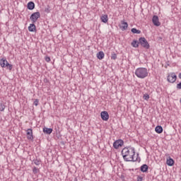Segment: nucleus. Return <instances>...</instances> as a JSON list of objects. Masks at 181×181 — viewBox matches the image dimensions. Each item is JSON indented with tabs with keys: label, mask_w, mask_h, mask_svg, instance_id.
Instances as JSON below:
<instances>
[{
	"label": "nucleus",
	"mask_w": 181,
	"mask_h": 181,
	"mask_svg": "<svg viewBox=\"0 0 181 181\" xmlns=\"http://www.w3.org/2000/svg\"><path fill=\"white\" fill-rule=\"evenodd\" d=\"M179 78L181 79V73L179 74V76H178Z\"/></svg>",
	"instance_id": "obj_32"
},
{
	"label": "nucleus",
	"mask_w": 181,
	"mask_h": 181,
	"mask_svg": "<svg viewBox=\"0 0 181 181\" xmlns=\"http://www.w3.org/2000/svg\"><path fill=\"white\" fill-rule=\"evenodd\" d=\"M8 63V61L5 59H0V66L1 67H6V64Z\"/></svg>",
	"instance_id": "obj_13"
},
{
	"label": "nucleus",
	"mask_w": 181,
	"mask_h": 181,
	"mask_svg": "<svg viewBox=\"0 0 181 181\" xmlns=\"http://www.w3.org/2000/svg\"><path fill=\"white\" fill-rule=\"evenodd\" d=\"M123 159L126 162H135V148L134 147L124 148L122 151Z\"/></svg>",
	"instance_id": "obj_1"
},
{
	"label": "nucleus",
	"mask_w": 181,
	"mask_h": 181,
	"mask_svg": "<svg viewBox=\"0 0 181 181\" xmlns=\"http://www.w3.org/2000/svg\"><path fill=\"white\" fill-rule=\"evenodd\" d=\"M6 67H7V69H8V70H12V64H8L7 62V64H6Z\"/></svg>",
	"instance_id": "obj_24"
},
{
	"label": "nucleus",
	"mask_w": 181,
	"mask_h": 181,
	"mask_svg": "<svg viewBox=\"0 0 181 181\" xmlns=\"http://www.w3.org/2000/svg\"><path fill=\"white\" fill-rule=\"evenodd\" d=\"M112 60H115L117 59V54L112 53L111 56Z\"/></svg>",
	"instance_id": "obj_26"
},
{
	"label": "nucleus",
	"mask_w": 181,
	"mask_h": 181,
	"mask_svg": "<svg viewBox=\"0 0 181 181\" xmlns=\"http://www.w3.org/2000/svg\"><path fill=\"white\" fill-rule=\"evenodd\" d=\"M132 46L133 47H139V41L138 42V40H134L132 42Z\"/></svg>",
	"instance_id": "obj_21"
},
{
	"label": "nucleus",
	"mask_w": 181,
	"mask_h": 181,
	"mask_svg": "<svg viewBox=\"0 0 181 181\" xmlns=\"http://www.w3.org/2000/svg\"><path fill=\"white\" fill-rule=\"evenodd\" d=\"M104 56L105 54L103 51H100L97 54V57L99 59V60H103V59H104Z\"/></svg>",
	"instance_id": "obj_17"
},
{
	"label": "nucleus",
	"mask_w": 181,
	"mask_h": 181,
	"mask_svg": "<svg viewBox=\"0 0 181 181\" xmlns=\"http://www.w3.org/2000/svg\"><path fill=\"white\" fill-rule=\"evenodd\" d=\"M100 116L103 121H107L110 119V115H108V112L107 111L101 112Z\"/></svg>",
	"instance_id": "obj_7"
},
{
	"label": "nucleus",
	"mask_w": 181,
	"mask_h": 181,
	"mask_svg": "<svg viewBox=\"0 0 181 181\" xmlns=\"http://www.w3.org/2000/svg\"><path fill=\"white\" fill-rule=\"evenodd\" d=\"M139 42L143 47L145 49H149V44L145 37H140Z\"/></svg>",
	"instance_id": "obj_3"
},
{
	"label": "nucleus",
	"mask_w": 181,
	"mask_h": 181,
	"mask_svg": "<svg viewBox=\"0 0 181 181\" xmlns=\"http://www.w3.org/2000/svg\"><path fill=\"white\" fill-rule=\"evenodd\" d=\"M132 33H136L137 35H140L141 30H137L136 28H132Z\"/></svg>",
	"instance_id": "obj_22"
},
{
	"label": "nucleus",
	"mask_w": 181,
	"mask_h": 181,
	"mask_svg": "<svg viewBox=\"0 0 181 181\" xmlns=\"http://www.w3.org/2000/svg\"><path fill=\"white\" fill-rule=\"evenodd\" d=\"M123 145L124 141H122V139H118L113 143V148H115V149H118L119 148H121V146H122Z\"/></svg>",
	"instance_id": "obj_6"
},
{
	"label": "nucleus",
	"mask_w": 181,
	"mask_h": 181,
	"mask_svg": "<svg viewBox=\"0 0 181 181\" xmlns=\"http://www.w3.org/2000/svg\"><path fill=\"white\" fill-rule=\"evenodd\" d=\"M28 9H29L30 11H33V9H35V3H33V1L28 2Z\"/></svg>",
	"instance_id": "obj_12"
},
{
	"label": "nucleus",
	"mask_w": 181,
	"mask_h": 181,
	"mask_svg": "<svg viewBox=\"0 0 181 181\" xmlns=\"http://www.w3.org/2000/svg\"><path fill=\"white\" fill-rule=\"evenodd\" d=\"M45 61H46L47 63H49V62H50V57H45Z\"/></svg>",
	"instance_id": "obj_30"
},
{
	"label": "nucleus",
	"mask_w": 181,
	"mask_h": 181,
	"mask_svg": "<svg viewBox=\"0 0 181 181\" xmlns=\"http://www.w3.org/2000/svg\"><path fill=\"white\" fill-rule=\"evenodd\" d=\"M39 18H40V13L35 12L30 16V19L32 21L33 23H35V22H37Z\"/></svg>",
	"instance_id": "obj_4"
},
{
	"label": "nucleus",
	"mask_w": 181,
	"mask_h": 181,
	"mask_svg": "<svg viewBox=\"0 0 181 181\" xmlns=\"http://www.w3.org/2000/svg\"><path fill=\"white\" fill-rule=\"evenodd\" d=\"M43 132H45V134H48L49 135H50V134H52V132H53V129L45 127V128L43 129Z\"/></svg>",
	"instance_id": "obj_15"
},
{
	"label": "nucleus",
	"mask_w": 181,
	"mask_h": 181,
	"mask_svg": "<svg viewBox=\"0 0 181 181\" xmlns=\"http://www.w3.org/2000/svg\"><path fill=\"white\" fill-rule=\"evenodd\" d=\"M177 88L178 90H181V82H180V83H177Z\"/></svg>",
	"instance_id": "obj_29"
},
{
	"label": "nucleus",
	"mask_w": 181,
	"mask_h": 181,
	"mask_svg": "<svg viewBox=\"0 0 181 181\" xmlns=\"http://www.w3.org/2000/svg\"><path fill=\"white\" fill-rule=\"evenodd\" d=\"M140 170L143 173L148 172V165L144 164L141 166Z\"/></svg>",
	"instance_id": "obj_18"
},
{
	"label": "nucleus",
	"mask_w": 181,
	"mask_h": 181,
	"mask_svg": "<svg viewBox=\"0 0 181 181\" xmlns=\"http://www.w3.org/2000/svg\"><path fill=\"white\" fill-rule=\"evenodd\" d=\"M143 178L141 176L137 177V181H142Z\"/></svg>",
	"instance_id": "obj_31"
},
{
	"label": "nucleus",
	"mask_w": 181,
	"mask_h": 181,
	"mask_svg": "<svg viewBox=\"0 0 181 181\" xmlns=\"http://www.w3.org/2000/svg\"><path fill=\"white\" fill-rule=\"evenodd\" d=\"M28 30L29 32H35V30H36V25H35V24H30L29 27H28Z\"/></svg>",
	"instance_id": "obj_16"
},
{
	"label": "nucleus",
	"mask_w": 181,
	"mask_h": 181,
	"mask_svg": "<svg viewBox=\"0 0 181 181\" xmlns=\"http://www.w3.org/2000/svg\"><path fill=\"white\" fill-rule=\"evenodd\" d=\"M33 172L34 173V175H36V173H37V172H39V169H37V168L34 167L33 169Z\"/></svg>",
	"instance_id": "obj_25"
},
{
	"label": "nucleus",
	"mask_w": 181,
	"mask_h": 181,
	"mask_svg": "<svg viewBox=\"0 0 181 181\" xmlns=\"http://www.w3.org/2000/svg\"><path fill=\"white\" fill-rule=\"evenodd\" d=\"M166 164L168 165V166H173V165H175V160H173L172 158L170 157H168L166 160Z\"/></svg>",
	"instance_id": "obj_11"
},
{
	"label": "nucleus",
	"mask_w": 181,
	"mask_h": 181,
	"mask_svg": "<svg viewBox=\"0 0 181 181\" xmlns=\"http://www.w3.org/2000/svg\"><path fill=\"white\" fill-rule=\"evenodd\" d=\"M134 74L138 78H145L148 77V69L144 67L137 68Z\"/></svg>",
	"instance_id": "obj_2"
},
{
	"label": "nucleus",
	"mask_w": 181,
	"mask_h": 181,
	"mask_svg": "<svg viewBox=\"0 0 181 181\" xmlns=\"http://www.w3.org/2000/svg\"><path fill=\"white\" fill-rule=\"evenodd\" d=\"M152 22L154 26H160V22H159V17L158 16H153Z\"/></svg>",
	"instance_id": "obj_8"
},
{
	"label": "nucleus",
	"mask_w": 181,
	"mask_h": 181,
	"mask_svg": "<svg viewBox=\"0 0 181 181\" xmlns=\"http://www.w3.org/2000/svg\"><path fill=\"white\" fill-rule=\"evenodd\" d=\"M143 98L146 100V101H148V100H149V95L148 93L144 94Z\"/></svg>",
	"instance_id": "obj_23"
},
{
	"label": "nucleus",
	"mask_w": 181,
	"mask_h": 181,
	"mask_svg": "<svg viewBox=\"0 0 181 181\" xmlns=\"http://www.w3.org/2000/svg\"><path fill=\"white\" fill-rule=\"evenodd\" d=\"M176 78H177L176 74L171 73L168 76L167 80L168 83H175V81H176Z\"/></svg>",
	"instance_id": "obj_5"
},
{
	"label": "nucleus",
	"mask_w": 181,
	"mask_h": 181,
	"mask_svg": "<svg viewBox=\"0 0 181 181\" xmlns=\"http://www.w3.org/2000/svg\"><path fill=\"white\" fill-rule=\"evenodd\" d=\"M27 135L28 139H30L31 141L33 140V131L32 129H28L27 130Z\"/></svg>",
	"instance_id": "obj_10"
},
{
	"label": "nucleus",
	"mask_w": 181,
	"mask_h": 181,
	"mask_svg": "<svg viewBox=\"0 0 181 181\" xmlns=\"http://www.w3.org/2000/svg\"><path fill=\"white\" fill-rule=\"evenodd\" d=\"M35 165H36L37 166H39V165H40V161H39L38 160H35L34 161Z\"/></svg>",
	"instance_id": "obj_28"
},
{
	"label": "nucleus",
	"mask_w": 181,
	"mask_h": 181,
	"mask_svg": "<svg viewBox=\"0 0 181 181\" xmlns=\"http://www.w3.org/2000/svg\"><path fill=\"white\" fill-rule=\"evenodd\" d=\"M100 19H101L102 22H103V23H107V22H108V16L103 15L101 16Z\"/></svg>",
	"instance_id": "obj_19"
},
{
	"label": "nucleus",
	"mask_w": 181,
	"mask_h": 181,
	"mask_svg": "<svg viewBox=\"0 0 181 181\" xmlns=\"http://www.w3.org/2000/svg\"><path fill=\"white\" fill-rule=\"evenodd\" d=\"M120 29L123 31L127 30L128 29V23L125 22L124 21H122Z\"/></svg>",
	"instance_id": "obj_9"
},
{
	"label": "nucleus",
	"mask_w": 181,
	"mask_h": 181,
	"mask_svg": "<svg viewBox=\"0 0 181 181\" xmlns=\"http://www.w3.org/2000/svg\"><path fill=\"white\" fill-rule=\"evenodd\" d=\"M34 105H35V107H37V105H39V100L36 99L34 101Z\"/></svg>",
	"instance_id": "obj_27"
},
{
	"label": "nucleus",
	"mask_w": 181,
	"mask_h": 181,
	"mask_svg": "<svg viewBox=\"0 0 181 181\" xmlns=\"http://www.w3.org/2000/svg\"><path fill=\"white\" fill-rule=\"evenodd\" d=\"M155 131L157 132V134H162V132H163V128L162 126H157L155 128Z\"/></svg>",
	"instance_id": "obj_14"
},
{
	"label": "nucleus",
	"mask_w": 181,
	"mask_h": 181,
	"mask_svg": "<svg viewBox=\"0 0 181 181\" xmlns=\"http://www.w3.org/2000/svg\"><path fill=\"white\" fill-rule=\"evenodd\" d=\"M5 108H6V105H5V103H4L3 101H1V102L0 103V111H1V112L5 111Z\"/></svg>",
	"instance_id": "obj_20"
}]
</instances>
